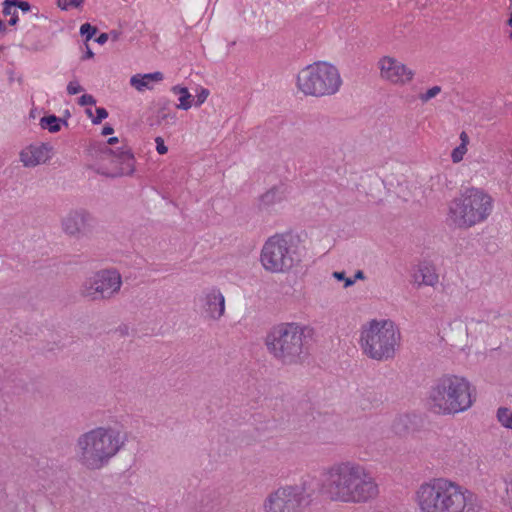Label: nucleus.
<instances>
[{
  "label": "nucleus",
  "mask_w": 512,
  "mask_h": 512,
  "mask_svg": "<svg viewBox=\"0 0 512 512\" xmlns=\"http://www.w3.org/2000/svg\"><path fill=\"white\" fill-rule=\"evenodd\" d=\"M323 476V488L333 501L360 504L379 494L374 477L365 466L355 461L336 462L324 470Z\"/></svg>",
  "instance_id": "1"
},
{
  "label": "nucleus",
  "mask_w": 512,
  "mask_h": 512,
  "mask_svg": "<svg viewBox=\"0 0 512 512\" xmlns=\"http://www.w3.org/2000/svg\"><path fill=\"white\" fill-rule=\"evenodd\" d=\"M125 442L126 436L118 428L95 427L78 436L74 447L75 459L86 470H101L119 453Z\"/></svg>",
  "instance_id": "2"
},
{
  "label": "nucleus",
  "mask_w": 512,
  "mask_h": 512,
  "mask_svg": "<svg viewBox=\"0 0 512 512\" xmlns=\"http://www.w3.org/2000/svg\"><path fill=\"white\" fill-rule=\"evenodd\" d=\"M414 499L421 512H476L474 494L445 478L422 483Z\"/></svg>",
  "instance_id": "3"
},
{
  "label": "nucleus",
  "mask_w": 512,
  "mask_h": 512,
  "mask_svg": "<svg viewBox=\"0 0 512 512\" xmlns=\"http://www.w3.org/2000/svg\"><path fill=\"white\" fill-rule=\"evenodd\" d=\"M474 389L465 377L446 374L431 386L428 404L436 414L455 415L470 409L475 401Z\"/></svg>",
  "instance_id": "4"
},
{
  "label": "nucleus",
  "mask_w": 512,
  "mask_h": 512,
  "mask_svg": "<svg viewBox=\"0 0 512 512\" xmlns=\"http://www.w3.org/2000/svg\"><path fill=\"white\" fill-rule=\"evenodd\" d=\"M494 208L495 200L488 192L472 187L448 203L446 222L457 229H470L486 222Z\"/></svg>",
  "instance_id": "5"
},
{
  "label": "nucleus",
  "mask_w": 512,
  "mask_h": 512,
  "mask_svg": "<svg viewBox=\"0 0 512 512\" xmlns=\"http://www.w3.org/2000/svg\"><path fill=\"white\" fill-rule=\"evenodd\" d=\"M400 340V331L391 320H371L362 327L360 335L363 353L377 361L392 359Z\"/></svg>",
  "instance_id": "6"
},
{
  "label": "nucleus",
  "mask_w": 512,
  "mask_h": 512,
  "mask_svg": "<svg viewBox=\"0 0 512 512\" xmlns=\"http://www.w3.org/2000/svg\"><path fill=\"white\" fill-rule=\"evenodd\" d=\"M307 331L306 326L295 322L275 325L265 338L267 350L283 364L297 363L304 353L303 340Z\"/></svg>",
  "instance_id": "7"
},
{
  "label": "nucleus",
  "mask_w": 512,
  "mask_h": 512,
  "mask_svg": "<svg viewBox=\"0 0 512 512\" xmlns=\"http://www.w3.org/2000/svg\"><path fill=\"white\" fill-rule=\"evenodd\" d=\"M311 477H302L298 483L285 484L267 495L264 512H308L314 496Z\"/></svg>",
  "instance_id": "8"
},
{
  "label": "nucleus",
  "mask_w": 512,
  "mask_h": 512,
  "mask_svg": "<svg viewBox=\"0 0 512 512\" xmlns=\"http://www.w3.org/2000/svg\"><path fill=\"white\" fill-rule=\"evenodd\" d=\"M341 85L338 69L328 62L310 64L297 75L298 89L308 96H330L337 93Z\"/></svg>",
  "instance_id": "9"
},
{
  "label": "nucleus",
  "mask_w": 512,
  "mask_h": 512,
  "mask_svg": "<svg viewBox=\"0 0 512 512\" xmlns=\"http://www.w3.org/2000/svg\"><path fill=\"white\" fill-rule=\"evenodd\" d=\"M300 261L297 247L289 236L273 235L265 241L261 249V265L270 273H287Z\"/></svg>",
  "instance_id": "10"
},
{
  "label": "nucleus",
  "mask_w": 512,
  "mask_h": 512,
  "mask_svg": "<svg viewBox=\"0 0 512 512\" xmlns=\"http://www.w3.org/2000/svg\"><path fill=\"white\" fill-rule=\"evenodd\" d=\"M122 286V277L117 270L97 271L82 283L80 294L92 301L108 300L116 295Z\"/></svg>",
  "instance_id": "11"
},
{
  "label": "nucleus",
  "mask_w": 512,
  "mask_h": 512,
  "mask_svg": "<svg viewBox=\"0 0 512 512\" xmlns=\"http://www.w3.org/2000/svg\"><path fill=\"white\" fill-rule=\"evenodd\" d=\"M96 220L85 209L72 210L61 220V227L65 234L81 239L92 233Z\"/></svg>",
  "instance_id": "12"
},
{
  "label": "nucleus",
  "mask_w": 512,
  "mask_h": 512,
  "mask_svg": "<svg viewBox=\"0 0 512 512\" xmlns=\"http://www.w3.org/2000/svg\"><path fill=\"white\" fill-rule=\"evenodd\" d=\"M380 77L394 85H405L414 77V71L394 57L383 56L379 59Z\"/></svg>",
  "instance_id": "13"
},
{
  "label": "nucleus",
  "mask_w": 512,
  "mask_h": 512,
  "mask_svg": "<svg viewBox=\"0 0 512 512\" xmlns=\"http://www.w3.org/2000/svg\"><path fill=\"white\" fill-rule=\"evenodd\" d=\"M102 154L105 159L111 160L114 167L110 170L102 168L101 174L115 178L131 175L134 172V156L130 151L125 149L112 150L105 146Z\"/></svg>",
  "instance_id": "14"
},
{
  "label": "nucleus",
  "mask_w": 512,
  "mask_h": 512,
  "mask_svg": "<svg viewBox=\"0 0 512 512\" xmlns=\"http://www.w3.org/2000/svg\"><path fill=\"white\" fill-rule=\"evenodd\" d=\"M52 157V147L45 143L32 144L20 153V159L24 166L34 167L47 162Z\"/></svg>",
  "instance_id": "15"
},
{
  "label": "nucleus",
  "mask_w": 512,
  "mask_h": 512,
  "mask_svg": "<svg viewBox=\"0 0 512 512\" xmlns=\"http://www.w3.org/2000/svg\"><path fill=\"white\" fill-rule=\"evenodd\" d=\"M205 315L212 320H219L225 313V297L217 288H212L205 293Z\"/></svg>",
  "instance_id": "16"
},
{
  "label": "nucleus",
  "mask_w": 512,
  "mask_h": 512,
  "mask_svg": "<svg viewBox=\"0 0 512 512\" xmlns=\"http://www.w3.org/2000/svg\"><path fill=\"white\" fill-rule=\"evenodd\" d=\"M164 79L162 72L156 71L146 74H135L130 78V85L138 92L152 90L154 83H159Z\"/></svg>",
  "instance_id": "17"
},
{
  "label": "nucleus",
  "mask_w": 512,
  "mask_h": 512,
  "mask_svg": "<svg viewBox=\"0 0 512 512\" xmlns=\"http://www.w3.org/2000/svg\"><path fill=\"white\" fill-rule=\"evenodd\" d=\"M286 187L284 185L275 186L262 194L259 198L260 209H270L273 206L282 203L286 199Z\"/></svg>",
  "instance_id": "18"
},
{
  "label": "nucleus",
  "mask_w": 512,
  "mask_h": 512,
  "mask_svg": "<svg viewBox=\"0 0 512 512\" xmlns=\"http://www.w3.org/2000/svg\"><path fill=\"white\" fill-rule=\"evenodd\" d=\"M413 278L418 286H434L438 283V275L435 268L431 265H420Z\"/></svg>",
  "instance_id": "19"
},
{
  "label": "nucleus",
  "mask_w": 512,
  "mask_h": 512,
  "mask_svg": "<svg viewBox=\"0 0 512 512\" xmlns=\"http://www.w3.org/2000/svg\"><path fill=\"white\" fill-rule=\"evenodd\" d=\"M17 7L23 12H28L31 9L30 4L26 1L5 0L3 2V14H13V17L9 20V24L12 26L18 22V13L16 10Z\"/></svg>",
  "instance_id": "20"
},
{
  "label": "nucleus",
  "mask_w": 512,
  "mask_h": 512,
  "mask_svg": "<svg viewBox=\"0 0 512 512\" xmlns=\"http://www.w3.org/2000/svg\"><path fill=\"white\" fill-rule=\"evenodd\" d=\"M171 91L175 95H179V103L177 104L178 109L188 110L193 105V96L186 87L175 85L171 88Z\"/></svg>",
  "instance_id": "21"
},
{
  "label": "nucleus",
  "mask_w": 512,
  "mask_h": 512,
  "mask_svg": "<svg viewBox=\"0 0 512 512\" xmlns=\"http://www.w3.org/2000/svg\"><path fill=\"white\" fill-rule=\"evenodd\" d=\"M496 419L502 427L512 430V410L510 408L499 407L496 411Z\"/></svg>",
  "instance_id": "22"
},
{
  "label": "nucleus",
  "mask_w": 512,
  "mask_h": 512,
  "mask_svg": "<svg viewBox=\"0 0 512 512\" xmlns=\"http://www.w3.org/2000/svg\"><path fill=\"white\" fill-rule=\"evenodd\" d=\"M62 119L56 117L55 115H49L42 117L40 120V125L43 129H47L48 131L55 133L61 129ZM63 123H66L63 121Z\"/></svg>",
  "instance_id": "23"
},
{
  "label": "nucleus",
  "mask_w": 512,
  "mask_h": 512,
  "mask_svg": "<svg viewBox=\"0 0 512 512\" xmlns=\"http://www.w3.org/2000/svg\"><path fill=\"white\" fill-rule=\"evenodd\" d=\"M441 87L440 86H433L429 88L426 92L419 94V99L421 102L426 103L430 101L431 99L435 98L441 93Z\"/></svg>",
  "instance_id": "24"
},
{
  "label": "nucleus",
  "mask_w": 512,
  "mask_h": 512,
  "mask_svg": "<svg viewBox=\"0 0 512 512\" xmlns=\"http://www.w3.org/2000/svg\"><path fill=\"white\" fill-rule=\"evenodd\" d=\"M84 4V0H57V5L62 10L70 8H80Z\"/></svg>",
  "instance_id": "25"
},
{
  "label": "nucleus",
  "mask_w": 512,
  "mask_h": 512,
  "mask_svg": "<svg viewBox=\"0 0 512 512\" xmlns=\"http://www.w3.org/2000/svg\"><path fill=\"white\" fill-rule=\"evenodd\" d=\"M466 152H467V147L465 146V144H460L458 147H456L452 151V154H451L452 161L454 163L460 162L463 159Z\"/></svg>",
  "instance_id": "26"
},
{
  "label": "nucleus",
  "mask_w": 512,
  "mask_h": 512,
  "mask_svg": "<svg viewBox=\"0 0 512 512\" xmlns=\"http://www.w3.org/2000/svg\"><path fill=\"white\" fill-rule=\"evenodd\" d=\"M96 32L97 28L95 26L90 25L89 23H85L80 27V33L82 36H85L86 41L92 39Z\"/></svg>",
  "instance_id": "27"
},
{
  "label": "nucleus",
  "mask_w": 512,
  "mask_h": 512,
  "mask_svg": "<svg viewBox=\"0 0 512 512\" xmlns=\"http://www.w3.org/2000/svg\"><path fill=\"white\" fill-rule=\"evenodd\" d=\"M84 88L79 84L77 80H72L67 85V93L69 95H75L82 92Z\"/></svg>",
  "instance_id": "28"
},
{
  "label": "nucleus",
  "mask_w": 512,
  "mask_h": 512,
  "mask_svg": "<svg viewBox=\"0 0 512 512\" xmlns=\"http://www.w3.org/2000/svg\"><path fill=\"white\" fill-rule=\"evenodd\" d=\"M108 117V112L105 108H96V117L92 119L93 124H100L104 119Z\"/></svg>",
  "instance_id": "29"
},
{
  "label": "nucleus",
  "mask_w": 512,
  "mask_h": 512,
  "mask_svg": "<svg viewBox=\"0 0 512 512\" xmlns=\"http://www.w3.org/2000/svg\"><path fill=\"white\" fill-rule=\"evenodd\" d=\"M209 94H210V92H209L208 89L201 88L200 91L196 95V103H195V105L196 106L202 105L206 101V99L208 98Z\"/></svg>",
  "instance_id": "30"
},
{
  "label": "nucleus",
  "mask_w": 512,
  "mask_h": 512,
  "mask_svg": "<svg viewBox=\"0 0 512 512\" xmlns=\"http://www.w3.org/2000/svg\"><path fill=\"white\" fill-rule=\"evenodd\" d=\"M505 498L512 508V477L505 480Z\"/></svg>",
  "instance_id": "31"
},
{
  "label": "nucleus",
  "mask_w": 512,
  "mask_h": 512,
  "mask_svg": "<svg viewBox=\"0 0 512 512\" xmlns=\"http://www.w3.org/2000/svg\"><path fill=\"white\" fill-rule=\"evenodd\" d=\"M79 105L86 106V105H95L96 100L95 98L90 94H84L79 98L78 101Z\"/></svg>",
  "instance_id": "32"
},
{
  "label": "nucleus",
  "mask_w": 512,
  "mask_h": 512,
  "mask_svg": "<svg viewBox=\"0 0 512 512\" xmlns=\"http://www.w3.org/2000/svg\"><path fill=\"white\" fill-rule=\"evenodd\" d=\"M156 142V150L159 154L164 155L167 153L168 148L164 143V140L161 137H157L155 139Z\"/></svg>",
  "instance_id": "33"
},
{
  "label": "nucleus",
  "mask_w": 512,
  "mask_h": 512,
  "mask_svg": "<svg viewBox=\"0 0 512 512\" xmlns=\"http://www.w3.org/2000/svg\"><path fill=\"white\" fill-rule=\"evenodd\" d=\"M108 34L107 33H101L96 39L95 41L100 44V45H103L105 44L107 41H108Z\"/></svg>",
  "instance_id": "34"
},
{
  "label": "nucleus",
  "mask_w": 512,
  "mask_h": 512,
  "mask_svg": "<svg viewBox=\"0 0 512 512\" xmlns=\"http://www.w3.org/2000/svg\"><path fill=\"white\" fill-rule=\"evenodd\" d=\"M332 276L339 281H344L346 277L345 272L343 271H335L332 273Z\"/></svg>",
  "instance_id": "35"
},
{
  "label": "nucleus",
  "mask_w": 512,
  "mask_h": 512,
  "mask_svg": "<svg viewBox=\"0 0 512 512\" xmlns=\"http://www.w3.org/2000/svg\"><path fill=\"white\" fill-rule=\"evenodd\" d=\"M456 446L459 447V451L462 455H465L467 452H469V448L467 447V445L462 442H457Z\"/></svg>",
  "instance_id": "36"
},
{
  "label": "nucleus",
  "mask_w": 512,
  "mask_h": 512,
  "mask_svg": "<svg viewBox=\"0 0 512 512\" xmlns=\"http://www.w3.org/2000/svg\"><path fill=\"white\" fill-rule=\"evenodd\" d=\"M354 284H355V279L345 277V279H344V287L345 288H348Z\"/></svg>",
  "instance_id": "37"
},
{
  "label": "nucleus",
  "mask_w": 512,
  "mask_h": 512,
  "mask_svg": "<svg viewBox=\"0 0 512 512\" xmlns=\"http://www.w3.org/2000/svg\"><path fill=\"white\" fill-rule=\"evenodd\" d=\"M114 132L113 128L111 126H105L102 130V135H110Z\"/></svg>",
  "instance_id": "38"
},
{
  "label": "nucleus",
  "mask_w": 512,
  "mask_h": 512,
  "mask_svg": "<svg viewBox=\"0 0 512 512\" xmlns=\"http://www.w3.org/2000/svg\"><path fill=\"white\" fill-rule=\"evenodd\" d=\"M460 139H461V141H462V143H461V144H465V146L467 147V143H468V136H467V134H466L465 132H462V133L460 134Z\"/></svg>",
  "instance_id": "39"
},
{
  "label": "nucleus",
  "mask_w": 512,
  "mask_h": 512,
  "mask_svg": "<svg viewBox=\"0 0 512 512\" xmlns=\"http://www.w3.org/2000/svg\"><path fill=\"white\" fill-rule=\"evenodd\" d=\"M364 278H365L364 273L361 270H359L356 272L353 279H355V281H356L357 279L363 280Z\"/></svg>",
  "instance_id": "40"
},
{
  "label": "nucleus",
  "mask_w": 512,
  "mask_h": 512,
  "mask_svg": "<svg viewBox=\"0 0 512 512\" xmlns=\"http://www.w3.org/2000/svg\"><path fill=\"white\" fill-rule=\"evenodd\" d=\"M118 142H119V140H118L117 137H111V138L108 139L107 144L114 145V144H116Z\"/></svg>",
  "instance_id": "41"
},
{
  "label": "nucleus",
  "mask_w": 512,
  "mask_h": 512,
  "mask_svg": "<svg viewBox=\"0 0 512 512\" xmlns=\"http://www.w3.org/2000/svg\"><path fill=\"white\" fill-rule=\"evenodd\" d=\"M86 47H87V51H86V55L84 56V58H92L94 56V53L91 51L89 46H86Z\"/></svg>",
  "instance_id": "42"
},
{
  "label": "nucleus",
  "mask_w": 512,
  "mask_h": 512,
  "mask_svg": "<svg viewBox=\"0 0 512 512\" xmlns=\"http://www.w3.org/2000/svg\"><path fill=\"white\" fill-rule=\"evenodd\" d=\"M5 31V25L3 23V21L0 19V32H3Z\"/></svg>",
  "instance_id": "43"
},
{
  "label": "nucleus",
  "mask_w": 512,
  "mask_h": 512,
  "mask_svg": "<svg viewBox=\"0 0 512 512\" xmlns=\"http://www.w3.org/2000/svg\"><path fill=\"white\" fill-rule=\"evenodd\" d=\"M508 25H509L510 27H512V12H511L510 17H509V20H508Z\"/></svg>",
  "instance_id": "44"
},
{
  "label": "nucleus",
  "mask_w": 512,
  "mask_h": 512,
  "mask_svg": "<svg viewBox=\"0 0 512 512\" xmlns=\"http://www.w3.org/2000/svg\"><path fill=\"white\" fill-rule=\"evenodd\" d=\"M5 16H9L10 18L13 17V14H4Z\"/></svg>",
  "instance_id": "45"
},
{
  "label": "nucleus",
  "mask_w": 512,
  "mask_h": 512,
  "mask_svg": "<svg viewBox=\"0 0 512 512\" xmlns=\"http://www.w3.org/2000/svg\"><path fill=\"white\" fill-rule=\"evenodd\" d=\"M510 37L512 38V33L510 34Z\"/></svg>",
  "instance_id": "46"
}]
</instances>
